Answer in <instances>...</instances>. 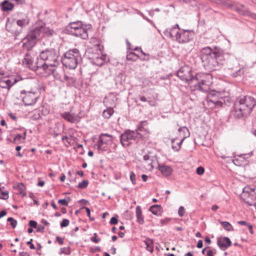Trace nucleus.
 Returning <instances> with one entry per match:
<instances>
[{"mask_svg": "<svg viewBox=\"0 0 256 256\" xmlns=\"http://www.w3.org/2000/svg\"><path fill=\"white\" fill-rule=\"evenodd\" d=\"M202 66L209 71L216 70L222 65V56L218 52L213 51L209 47H205L200 52Z\"/></svg>", "mask_w": 256, "mask_h": 256, "instance_id": "f257e3e1", "label": "nucleus"}, {"mask_svg": "<svg viewBox=\"0 0 256 256\" xmlns=\"http://www.w3.org/2000/svg\"><path fill=\"white\" fill-rule=\"evenodd\" d=\"M91 28V25L84 24L82 22L78 21L70 23L66 26V30L68 34L83 40L88 38V30Z\"/></svg>", "mask_w": 256, "mask_h": 256, "instance_id": "f03ea898", "label": "nucleus"}, {"mask_svg": "<svg viewBox=\"0 0 256 256\" xmlns=\"http://www.w3.org/2000/svg\"><path fill=\"white\" fill-rule=\"evenodd\" d=\"M96 42L94 48L89 50V58L92 64L102 66L108 60V58L106 54H104L102 52L101 48L102 47L100 44L97 42V39L94 38L92 40Z\"/></svg>", "mask_w": 256, "mask_h": 256, "instance_id": "7ed1b4c3", "label": "nucleus"}, {"mask_svg": "<svg viewBox=\"0 0 256 256\" xmlns=\"http://www.w3.org/2000/svg\"><path fill=\"white\" fill-rule=\"evenodd\" d=\"M80 58L79 50L76 48H72L64 53L61 58V61L63 66L66 68L69 69H75Z\"/></svg>", "mask_w": 256, "mask_h": 256, "instance_id": "20e7f679", "label": "nucleus"}, {"mask_svg": "<svg viewBox=\"0 0 256 256\" xmlns=\"http://www.w3.org/2000/svg\"><path fill=\"white\" fill-rule=\"evenodd\" d=\"M22 64L33 70H40V72H42V71L47 72L48 70V67H50L45 61L40 59V56L37 58L36 61L34 62L32 56L28 54L25 55L22 60Z\"/></svg>", "mask_w": 256, "mask_h": 256, "instance_id": "39448f33", "label": "nucleus"}, {"mask_svg": "<svg viewBox=\"0 0 256 256\" xmlns=\"http://www.w3.org/2000/svg\"><path fill=\"white\" fill-rule=\"evenodd\" d=\"M40 26L36 27L30 31L26 36L24 38L22 47L27 50H30L35 46L38 40L42 38Z\"/></svg>", "mask_w": 256, "mask_h": 256, "instance_id": "423d86ee", "label": "nucleus"}, {"mask_svg": "<svg viewBox=\"0 0 256 256\" xmlns=\"http://www.w3.org/2000/svg\"><path fill=\"white\" fill-rule=\"evenodd\" d=\"M168 34L171 38H175V40L179 44H186L194 36V33L192 30H185L180 29V30H176V29H170Z\"/></svg>", "mask_w": 256, "mask_h": 256, "instance_id": "0eeeda50", "label": "nucleus"}, {"mask_svg": "<svg viewBox=\"0 0 256 256\" xmlns=\"http://www.w3.org/2000/svg\"><path fill=\"white\" fill-rule=\"evenodd\" d=\"M191 68L188 66L182 67L177 72V76L180 80H204L203 78L210 80L212 78L211 75L208 74H196L195 75V78H193L192 74H190Z\"/></svg>", "mask_w": 256, "mask_h": 256, "instance_id": "6e6552de", "label": "nucleus"}, {"mask_svg": "<svg viewBox=\"0 0 256 256\" xmlns=\"http://www.w3.org/2000/svg\"><path fill=\"white\" fill-rule=\"evenodd\" d=\"M39 56L40 59L45 61L50 67H56L59 64L58 54L54 49L46 50L42 51Z\"/></svg>", "mask_w": 256, "mask_h": 256, "instance_id": "1a4fd4ad", "label": "nucleus"}, {"mask_svg": "<svg viewBox=\"0 0 256 256\" xmlns=\"http://www.w3.org/2000/svg\"><path fill=\"white\" fill-rule=\"evenodd\" d=\"M252 112L244 101L241 99L237 100L234 104V115L235 117L240 118L242 117H247Z\"/></svg>", "mask_w": 256, "mask_h": 256, "instance_id": "9d476101", "label": "nucleus"}, {"mask_svg": "<svg viewBox=\"0 0 256 256\" xmlns=\"http://www.w3.org/2000/svg\"><path fill=\"white\" fill-rule=\"evenodd\" d=\"M112 136L108 134L102 133L99 135L98 140L94 146L96 147L98 152L101 153L108 150V146H104L112 142Z\"/></svg>", "mask_w": 256, "mask_h": 256, "instance_id": "9b49d317", "label": "nucleus"}, {"mask_svg": "<svg viewBox=\"0 0 256 256\" xmlns=\"http://www.w3.org/2000/svg\"><path fill=\"white\" fill-rule=\"evenodd\" d=\"M134 134V130H126L120 134V142L123 147H128L132 144L133 141L136 142V136Z\"/></svg>", "mask_w": 256, "mask_h": 256, "instance_id": "f8f14e48", "label": "nucleus"}, {"mask_svg": "<svg viewBox=\"0 0 256 256\" xmlns=\"http://www.w3.org/2000/svg\"><path fill=\"white\" fill-rule=\"evenodd\" d=\"M229 68L236 70V72L232 74L233 78H237L238 76H240L244 74L241 70L240 62L237 58H234L229 61Z\"/></svg>", "mask_w": 256, "mask_h": 256, "instance_id": "ddd939ff", "label": "nucleus"}, {"mask_svg": "<svg viewBox=\"0 0 256 256\" xmlns=\"http://www.w3.org/2000/svg\"><path fill=\"white\" fill-rule=\"evenodd\" d=\"M229 3L232 6L231 8H228L234 10L240 15L246 16L249 14L248 10L244 5L232 2L230 0Z\"/></svg>", "mask_w": 256, "mask_h": 256, "instance_id": "4468645a", "label": "nucleus"}, {"mask_svg": "<svg viewBox=\"0 0 256 256\" xmlns=\"http://www.w3.org/2000/svg\"><path fill=\"white\" fill-rule=\"evenodd\" d=\"M240 197L243 200L248 204V206H256V203H254L252 202L250 200H256V194L255 193L250 192L249 191H244L241 194Z\"/></svg>", "mask_w": 256, "mask_h": 256, "instance_id": "2eb2a0df", "label": "nucleus"}, {"mask_svg": "<svg viewBox=\"0 0 256 256\" xmlns=\"http://www.w3.org/2000/svg\"><path fill=\"white\" fill-rule=\"evenodd\" d=\"M217 244L222 250H226L232 244L230 240L226 236H220L217 238Z\"/></svg>", "mask_w": 256, "mask_h": 256, "instance_id": "dca6fc26", "label": "nucleus"}, {"mask_svg": "<svg viewBox=\"0 0 256 256\" xmlns=\"http://www.w3.org/2000/svg\"><path fill=\"white\" fill-rule=\"evenodd\" d=\"M71 111L72 110L68 112L61 113L60 116L66 120L71 123H74L78 121L81 117L78 114H75L73 113L71 114Z\"/></svg>", "mask_w": 256, "mask_h": 256, "instance_id": "f3484780", "label": "nucleus"}, {"mask_svg": "<svg viewBox=\"0 0 256 256\" xmlns=\"http://www.w3.org/2000/svg\"><path fill=\"white\" fill-rule=\"evenodd\" d=\"M67 82L66 85L69 86H74L78 90H86V88L89 84L85 81H66Z\"/></svg>", "mask_w": 256, "mask_h": 256, "instance_id": "a211bd4d", "label": "nucleus"}, {"mask_svg": "<svg viewBox=\"0 0 256 256\" xmlns=\"http://www.w3.org/2000/svg\"><path fill=\"white\" fill-rule=\"evenodd\" d=\"M14 4L10 0H4L0 3V8L3 12L8 13L14 10Z\"/></svg>", "mask_w": 256, "mask_h": 256, "instance_id": "6ab92c4d", "label": "nucleus"}, {"mask_svg": "<svg viewBox=\"0 0 256 256\" xmlns=\"http://www.w3.org/2000/svg\"><path fill=\"white\" fill-rule=\"evenodd\" d=\"M34 92H28L22 98V102L25 106H31L36 102V98L34 96Z\"/></svg>", "mask_w": 256, "mask_h": 256, "instance_id": "aec40b11", "label": "nucleus"}, {"mask_svg": "<svg viewBox=\"0 0 256 256\" xmlns=\"http://www.w3.org/2000/svg\"><path fill=\"white\" fill-rule=\"evenodd\" d=\"M117 98L113 93H110L105 97L104 102L106 106L115 107L116 102Z\"/></svg>", "mask_w": 256, "mask_h": 256, "instance_id": "412c9836", "label": "nucleus"}, {"mask_svg": "<svg viewBox=\"0 0 256 256\" xmlns=\"http://www.w3.org/2000/svg\"><path fill=\"white\" fill-rule=\"evenodd\" d=\"M158 168L162 174L166 177L170 176L173 172L172 168L169 166L158 164Z\"/></svg>", "mask_w": 256, "mask_h": 256, "instance_id": "4be33fe9", "label": "nucleus"}, {"mask_svg": "<svg viewBox=\"0 0 256 256\" xmlns=\"http://www.w3.org/2000/svg\"><path fill=\"white\" fill-rule=\"evenodd\" d=\"M16 25L15 24L10 22L9 20H7V22H6V30L8 32H10L11 33L14 34L15 35V36H18L20 34V32H22V30L21 29L20 30H16Z\"/></svg>", "mask_w": 256, "mask_h": 256, "instance_id": "5701e85b", "label": "nucleus"}, {"mask_svg": "<svg viewBox=\"0 0 256 256\" xmlns=\"http://www.w3.org/2000/svg\"><path fill=\"white\" fill-rule=\"evenodd\" d=\"M242 100L244 101V103L250 109V111L252 112L253 108L256 105V100L253 97L248 96H245Z\"/></svg>", "mask_w": 256, "mask_h": 256, "instance_id": "b1692460", "label": "nucleus"}, {"mask_svg": "<svg viewBox=\"0 0 256 256\" xmlns=\"http://www.w3.org/2000/svg\"><path fill=\"white\" fill-rule=\"evenodd\" d=\"M206 100H208L209 102L215 103V104L218 106H222L221 97L219 98L218 96H212L211 94H208L206 98Z\"/></svg>", "mask_w": 256, "mask_h": 256, "instance_id": "393cba45", "label": "nucleus"}, {"mask_svg": "<svg viewBox=\"0 0 256 256\" xmlns=\"http://www.w3.org/2000/svg\"><path fill=\"white\" fill-rule=\"evenodd\" d=\"M149 210L151 212L152 214L157 216H160L162 212V208L160 205L154 204L150 208Z\"/></svg>", "mask_w": 256, "mask_h": 256, "instance_id": "a878e982", "label": "nucleus"}, {"mask_svg": "<svg viewBox=\"0 0 256 256\" xmlns=\"http://www.w3.org/2000/svg\"><path fill=\"white\" fill-rule=\"evenodd\" d=\"M42 36H52L54 34V31L49 28L46 27L45 24H43L40 26Z\"/></svg>", "mask_w": 256, "mask_h": 256, "instance_id": "bb28decb", "label": "nucleus"}, {"mask_svg": "<svg viewBox=\"0 0 256 256\" xmlns=\"http://www.w3.org/2000/svg\"><path fill=\"white\" fill-rule=\"evenodd\" d=\"M136 222L140 224H144V217L142 214V211L141 208L140 206H138L136 210Z\"/></svg>", "mask_w": 256, "mask_h": 256, "instance_id": "cd10ccee", "label": "nucleus"}, {"mask_svg": "<svg viewBox=\"0 0 256 256\" xmlns=\"http://www.w3.org/2000/svg\"><path fill=\"white\" fill-rule=\"evenodd\" d=\"M14 188H16L19 190L18 194L24 197L26 196V186L22 182H20L17 184L16 186H14Z\"/></svg>", "mask_w": 256, "mask_h": 256, "instance_id": "c85d7f7f", "label": "nucleus"}, {"mask_svg": "<svg viewBox=\"0 0 256 256\" xmlns=\"http://www.w3.org/2000/svg\"><path fill=\"white\" fill-rule=\"evenodd\" d=\"M146 245V249L149 251L150 253L154 252V240H153L147 238L144 241Z\"/></svg>", "mask_w": 256, "mask_h": 256, "instance_id": "c756f323", "label": "nucleus"}, {"mask_svg": "<svg viewBox=\"0 0 256 256\" xmlns=\"http://www.w3.org/2000/svg\"><path fill=\"white\" fill-rule=\"evenodd\" d=\"M11 82L12 81H0V87L9 90L12 86L18 81H14L13 82Z\"/></svg>", "mask_w": 256, "mask_h": 256, "instance_id": "7c9ffc66", "label": "nucleus"}, {"mask_svg": "<svg viewBox=\"0 0 256 256\" xmlns=\"http://www.w3.org/2000/svg\"><path fill=\"white\" fill-rule=\"evenodd\" d=\"M218 221L226 230L228 232L234 231L233 226L229 222L226 221H222L220 220H218Z\"/></svg>", "mask_w": 256, "mask_h": 256, "instance_id": "2f4dec72", "label": "nucleus"}, {"mask_svg": "<svg viewBox=\"0 0 256 256\" xmlns=\"http://www.w3.org/2000/svg\"><path fill=\"white\" fill-rule=\"evenodd\" d=\"M30 22V18L28 16H26L24 18L18 20L16 21V24L20 26L22 28L28 25Z\"/></svg>", "mask_w": 256, "mask_h": 256, "instance_id": "473e14b6", "label": "nucleus"}, {"mask_svg": "<svg viewBox=\"0 0 256 256\" xmlns=\"http://www.w3.org/2000/svg\"><path fill=\"white\" fill-rule=\"evenodd\" d=\"M212 84L211 81H200L201 91L206 92L210 90V86Z\"/></svg>", "mask_w": 256, "mask_h": 256, "instance_id": "72a5a7b5", "label": "nucleus"}, {"mask_svg": "<svg viewBox=\"0 0 256 256\" xmlns=\"http://www.w3.org/2000/svg\"><path fill=\"white\" fill-rule=\"evenodd\" d=\"M108 108L104 110L102 112V116L106 118H109L113 114L114 110L113 108L107 106Z\"/></svg>", "mask_w": 256, "mask_h": 256, "instance_id": "f704fd0d", "label": "nucleus"}, {"mask_svg": "<svg viewBox=\"0 0 256 256\" xmlns=\"http://www.w3.org/2000/svg\"><path fill=\"white\" fill-rule=\"evenodd\" d=\"M178 131L180 136H182V138L184 137V136L187 137L190 136V132L188 128L186 126L180 127L178 129Z\"/></svg>", "mask_w": 256, "mask_h": 256, "instance_id": "c9c22d12", "label": "nucleus"}, {"mask_svg": "<svg viewBox=\"0 0 256 256\" xmlns=\"http://www.w3.org/2000/svg\"><path fill=\"white\" fill-rule=\"evenodd\" d=\"M139 58V56L134 52H128L126 58L128 60L135 61Z\"/></svg>", "mask_w": 256, "mask_h": 256, "instance_id": "e433bc0d", "label": "nucleus"}, {"mask_svg": "<svg viewBox=\"0 0 256 256\" xmlns=\"http://www.w3.org/2000/svg\"><path fill=\"white\" fill-rule=\"evenodd\" d=\"M221 100L222 103V108L225 106H229L232 102V99L228 96H221Z\"/></svg>", "mask_w": 256, "mask_h": 256, "instance_id": "4c0bfd02", "label": "nucleus"}, {"mask_svg": "<svg viewBox=\"0 0 256 256\" xmlns=\"http://www.w3.org/2000/svg\"><path fill=\"white\" fill-rule=\"evenodd\" d=\"M88 184V181L87 180H84L82 182H80L77 187L80 189H84L86 188Z\"/></svg>", "mask_w": 256, "mask_h": 256, "instance_id": "58836bf2", "label": "nucleus"}, {"mask_svg": "<svg viewBox=\"0 0 256 256\" xmlns=\"http://www.w3.org/2000/svg\"><path fill=\"white\" fill-rule=\"evenodd\" d=\"M186 138V136H184V138L181 140L176 144V146L172 145V148L175 151H178L180 148V146L184 140Z\"/></svg>", "mask_w": 256, "mask_h": 256, "instance_id": "ea45409f", "label": "nucleus"}, {"mask_svg": "<svg viewBox=\"0 0 256 256\" xmlns=\"http://www.w3.org/2000/svg\"><path fill=\"white\" fill-rule=\"evenodd\" d=\"M60 254L70 255L71 254L70 247L60 248Z\"/></svg>", "mask_w": 256, "mask_h": 256, "instance_id": "a19ab883", "label": "nucleus"}, {"mask_svg": "<svg viewBox=\"0 0 256 256\" xmlns=\"http://www.w3.org/2000/svg\"><path fill=\"white\" fill-rule=\"evenodd\" d=\"M116 88L118 91L119 92L124 90V88L122 84V81H116Z\"/></svg>", "mask_w": 256, "mask_h": 256, "instance_id": "79ce46f5", "label": "nucleus"}, {"mask_svg": "<svg viewBox=\"0 0 256 256\" xmlns=\"http://www.w3.org/2000/svg\"><path fill=\"white\" fill-rule=\"evenodd\" d=\"M7 221L10 222V224L12 228H15L17 225V221L12 217L8 218Z\"/></svg>", "mask_w": 256, "mask_h": 256, "instance_id": "37998d69", "label": "nucleus"}, {"mask_svg": "<svg viewBox=\"0 0 256 256\" xmlns=\"http://www.w3.org/2000/svg\"><path fill=\"white\" fill-rule=\"evenodd\" d=\"M192 91L200 90L201 91L200 81L198 84H194L190 86Z\"/></svg>", "mask_w": 256, "mask_h": 256, "instance_id": "c03bdc74", "label": "nucleus"}, {"mask_svg": "<svg viewBox=\"0 0 256 256\" xmlns=\"http://www.w3.org/2000/svg\"><path fill=\"white\" fill-rule=\"evenodd\" d=\"M8 198V191H1L0 192V199L6 200Z\"/></svg>", "mask_w": 256, "mask_h": 256, "instance_id": "a18cd8bd", "label": "nucleus"}, {"mask_svg": "<svg viewBox=\"0 0 256 256\" xmlns=\"http://www.w3.org/2000/svg\"><path fill=\"white\" fill-rule=\"evenodd\" d=\"M134 134L136 136V142L137 143L140 139H142L143 136L142 134H140L139 131L138 130H134Z\"/></svg>", "mask_w": 256, "mask_h": 256, "instance_id": "49530a36", "label": "nucleus"}, {"mask_svg": "<svg viewBox=\"0 0 256 256\" xmlns=\"http://www.w3.org/2000/svg\"><path fill=\"white\" fill-rule=\"evenodd\" d=\"M208 104V106L210 107L211 109H214V108H222V106H218L215 104V103H213L212 102H209L208 100H206Z\"/></svg>", "mask_w": 256, "mask_h": 256, "instance_id": "de8ad7c7", "label": "nucleus"}, {"mask_svg": "<svg viewBox=\"0 0 256 256\" xmlns=\"http://www.w3.org/2000/svg\"><path fill=\"white\" fill-rule=\"evenodd\" d=\"M70 224V221L68 219L64 218L62 220L60 224V226L62 228L68 226Z\"/></svg>", "mask_w": 256, "mask_h": 256, "instance_id": "09e8293b", "label": "nucleus"}, {"mask_svg": "<svg viewBox=\"0 0 256 256\" xmlns=\"http://www.w3.org/2000/svg\"><path fill=\"white\" fill-rule=\"evenodd\" d=\"M118 216H112L110 221V224L111 225L116 224L118 222Z\"/></svg>", "mask_w": 256, "mask_h": 256, "instance_id": "8fccbe9b", "label": "nucleus"}, {"mask_svg": "<svg viewBox=\"0 0 256 256\" xmlns=\"http://www.w3.org/2000/svg\"><path fill=\"white\" fill-rule=\"evenodd\" d=\"M98 235L96 233L94 234V236L90 238V240L92 242H95V243H98L100 242V238H98Z\"/></svg>", "mask_w": 256, "mask_h": 256, "instance_id": "3c124183", "label": "nucleus"}, {"mask_svg": "<svg viewBox=\"0 0 256 256\" xmlns=\"http://www.w3.org/2000/svg\"><path fill=\"white\" fill-rule=\"evenodd\" d=\"M130 180L133 184H136V174L132 171L130 172Z\"/></svg>", "mask_w": 256, "mask_h": 256, "instance_id": "603ef678", "label": "nucleus"}, {"mask_svg": "<svg viewBox=\"0 0 256 256\" xmlns=\"http://www.w3.org/2000/svg\"><path fill=\"white\" fill-rule=\"evenodd\" d=\"M28 226L32 228H36L38 223L36 221L34 220H30L28 222Z\"/></svg>", "mask_w": 256, "mask_h": 256, "instance_id": "864d4df0", "label": "nucleus"}, {"mask_svg": "<svg viewBox=\"0 0 256 256\" xmlns=\"http://www.w3.org/2000/svg\"><path fill=\"white\" fill-rule=\"evenodd\" d=\"M185 212V210L184 206H180L178 210V214L180 216H183Z\"/></svg>", "mask_w": 256, "mask_h": 256, "instance_id": "5fc2aeb1", "label": "nucleus"}, {"mask_svg": "<svg viewBox=\"0 0 256 256\" xmlns=\"http://www.w3.org/2000/svg\"><path fill=\"white\" fill-rule=\"evenodd\" d=\"M32 118L34 120H38L41 118L40 114L39 112H36L32 116Z\"/></svg>", "mask_w": 256, "mask_h": 256, "instance_id": "6e6d98bb", "label": "nucleus"}, {"mask_svg": "<svg viewBox=\"0 0 256 256\" xmlns=\"http://www.w3.org/2000/svg\"><path fill=\"white\" fill-rule=\"evenodd\" d=\"M196 174L198 175H202L204 172V168L202 166H198L196 168Z\"/></svg>", "mask_w": 256, "mask_h": 256, "instance_id": "4d7b16f0", "label": "nucleus"}, {"mask_svg": "<svg viewBox=\"0 0 256 256\" xmlns=\"http://www.w3.org/2000/svg\"><path fill=\"white\" fill-rule=\"evenodd\" d=\"M58 203L62 206H68V202L66 200L64 199H60L58 200Z\"/></svg>", "mask_w": 256, "mask_h": 256, "instance_id": "13d9d810", "label": "nucleus"}, {"mask_svg": "<svg viewBox=\"0 0 256 256\" xmlns=\"http://www.w3.org/2000/svg\"><path fill=\"white\" fill-rule=\"evenodd\" d=\"M170 220H171L170 218H166L164 219L160 220V222L162 226V225L166 224L169 222Z\"/></svg>", "mask_w": 256, "mask_h": 256, "instance_id": "bf43d9fd", "label": "nucleus"}, {"mask_svg": "<svg viewBox=\"0 0 256 256\" xmlns=\"http://www.w3.org/2000/svg\"><path fill=\"white\" fill-rule=\"evenodd\" d=\"M37 88L40 92H41L42 91L44 92L46 90V86L42 84H38Z\"/></svg>", "mask_w": 256, "mask_h": 256, "instance_id": "052dcab7", "label": "nucleus"}, {"mask_svg": "<svg viewBox=\"0 0 256 256\" xmlns=\"http://www.w3.org/2000/svg\"><path fill=\"white\" fill-rule=\"evenodd\" d=\"M32 239H30L29 241H28L26 242V244L30 246V248L31 250H34L36 248V247L34 246V244H32Z\"/></svg>", "mask_w": 256, "mask_h": 256, "instance_id": "680f3d73", "label": "nucleus"}, {"mask_svg": "<svg viewBox=\"0 0 256 256\" xmlns=\"http://www.w3.org/2000/svg\"><path fill=\"white\" fill-rule=\"evenodd\" d=\"M56 242H58V244L60 245L62 244H64V238L59 236H56Z\"/></svg>", "mask_w": 256, "mask_h": 256, "instance_id": "e2e57ef3", "label": "nucleus"}, {"mask_svg": "<svg viewBox=\"0 0 256 256\" xmlns=\"http://www.w3.org/2000/svg\"><path fill=\"white\" fill-rule=\"evenodd\" d=\"M12 2H15L17 4L22 5L25 4L24 0H10Z\"/></svg>", "mask_w": 256, "mask_h": 256, "instance_id": "0e129e2a", "label": "nucleus"}, {"mask_svg": "<svg viewBox=\"0 0 256 256\" xmlns=\"http://www.w3.org/2000/svg\"><path fill=\"white\" fill-rule=\"evenodd\" d=\"M44 226L40 224L37 228L36 232H44Z\"/></svg>", "mask_w": 256, "mask_h": 256, "instance_id": "69168bd1", "label": "nucleus"}, {"mask_svg": "<svg viewBox=\"0 0 256 256\" xmlns=\"http://www.w3.org/2000/svg\"><path fill=\"white\" fill-rule=\"evenodd\" d=\"M246 189H249L250 191H249L250 192L252 193H255V190L256 189V187L254 188H250V187H245L243 190V192H244V190Z\"/></svg>", "mask_w": 256, "mask_h": 256, "instance_id": "338daca9", "label": "nucleus"}, {"mask_svg": "<svg viewBox=\"0 0 256 256\" xmlns=\"http://www.w3.org/2000/svg\"><path fill=\"white\" fill-rule=\"evenodd\" d=\"M206 256H214V250H209L206 252Z\"/></svg>", "mask_w": 256, "mask_h": 256, "instance_id": "774afa93", "label": "nucleus"}]
</instances>
